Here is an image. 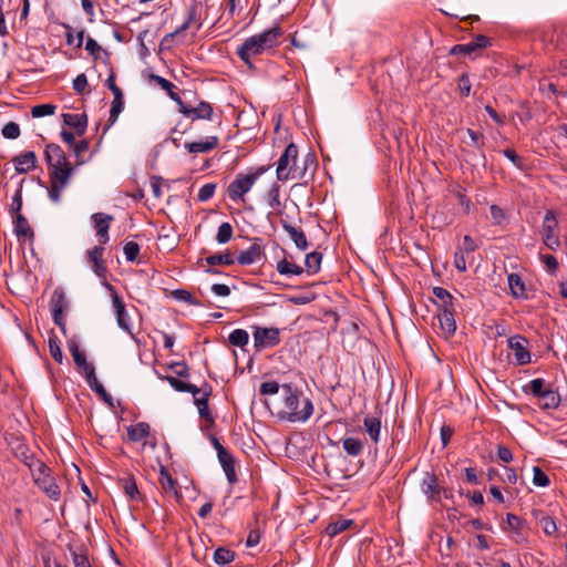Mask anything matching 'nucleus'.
Here are the masks:
<instances>
[{
  "mask_svg": "<svg viewBox=\"0 0 567 567\" xmlns=\"http://www.w3.org/2000/svg\"><path fill=\"white\" fill-rule=\"evenodd\" d=\"M281 390L284 393V409L278 412V417L290 422L307 421L313 412L312 402L302 398V392L289 383L282 384Z\"/></svg>",
  "mask_w": 567,
  "mask_h": 567,
  "instance_id": "obj_1",
  "label": "nucleus"
},
{
  "mask_svg": "<svg viewBox=\"0 0 567 567\" xmlns=\"http://www.w3.org/2000/svg\"><path fill=\"white\" fill-rule=\"evenodd\" d=\"M165 380L175 391L192 393L194 396V403L198 410L200 408L208 406L209 396L212 395L213 392V388L209 383L204 382V384L200 388H198L195 384L185 382L172 375H166Z\"/></svg>",
  "mask_w": 567,
  "mask_h": 567,
  "instance_id": "obj_2",
  "label": "nucleus"
},
{
  "mask_svg": "<svg viewBox=\"0 0 567 567\" xmlns=\"http://www.w3.org/2000/svg\"><path fill=\"white\" fill-rule=\"evenodd\" d=\"M268 167L260 166L254 173L250 174H237L235 179L228 185L227 194L234 202L244 200L245 194H247L256 181L266 173Z\"/></svg>",
  "mask_w": 567,
  "mask_h": 567,
  "instance_id": "obj_3",
  "label": "nucleus"
},
{
  "mask_svg": "<svg viewBox=\"0 0 567 567\" xmlns=\"http://www.w3.org/2000/svg\"><path fill=\"white\" fill-rule=\"evenodd\" d=\"M38 468L31 473L34 484L51 499L58 501L61 496V489L54 477L51 475V468L44 463H37Z\"/></svg>",
  "mask_w": 567,
  "mask_h": 567,
  "instance_id": "obj_4",
  "label": "nucleus"
},
{
  "mask_svg": "<svg viewBox=\"0 0 567 567\" xmlns=\"http://www.w3.org/2000/svg\"><path fill=\"white\" fill-rule=\"evenodd\" d=\"M74 174V167H65L49 171L50 187L48 188V196L53 203L61 200V194L68 186L71 176Z\"/></svg>",
  "mask_w": 567,
  "mask_h": 567,
  "instance_id": "obj_5",
  "label": "nucleus"
},
{
  "mask_svg": "<svg viewBox=\"0 0 567 567\" xmlns=\"http://www.w3.org/2000/svg\"><path fill=\"white\" fill-rule=\"evenodd\" d=\"M68 306L69 302L64 289L62 287H56L51 296L50 308L53 322L61 329L63 334L66 332L64 310Z\"/></svg>",
  "mask_w": 567,
  "mask_h": 567,
  "instance_id": "obj_6",
  "label": "nucleus"
},
{
  "mask_svg": "<svg viewBox=\"0 0 567 567\" xmlns=\"http://www.w3.org/2000/svg\"><path fill=\"white\" fill-rule=\"evenodd\" d=\"M298 157V147L296 144L290 143L286 146L284 153L279 157L277 165V179L285 182L290 177L295 178L296 176H290L291 173L296 171L295 165Z\"/></svg>",
  "mask_w": 567,
  "mask_h": 567,
  "instance_id": "obj_7",
  "label": "nucleus"
},
{
  "mask_svg": "<svg viewBox=\"0 0 567 567\" xmlns=\"http://www.w3.org/2000/svg\"><path fill=\"white\" fill-rule=\"evenodd\" d=\"M254 347L256 351L274 348L280 343V329L270 327H252Z\"/></svg>",
  "mask_w": 567,
  "mask_h": 567,
  "instance_id": "obj_8",
  "label": "nucleus"
},
{
  "mask_svg": "<svg viewBox=\"0 0 567 567\" xmlns=\"http://www.w3.org/2000/svg\"><path fill=\"white\" fill-rule=\"evenodd\" d=\"M558 220L554 210L548 209L543 221V241L550 250H556L560 246L559 237L556 233Z\"/></svg>",
  "mask_w": 567,
  "mask_h": 567,
  "instance_id": "obj_9",
  "label": "nucleus"
},
{
  "mask_svg": "<svg viewBox=\"0 0 567 567\" xmlns=\"http://www.w3.org/2000/svg\"><path fill=\"white\" fill-rule=\"evenodd\" d=\"M489 38L478 34L468 43L455 44L451 50V55H462L464 58L475 59L483 49L489 45Z\"/></svg>",
  "mask_w": 567,
  "mask_h": 567,
  "instance_id": "obj_10",
  "label": "nucleus"
},
{
  "mask_svg": "<svg viewBox=\"0 0 567 567\" xmlns=\"http://www.w3.org/2000/svg\"><path fill=\"white\" fill-rule=\"evenodd\" d=\"M203 3L194 0L186 10L184 22L177 27L181 32H185L189 29L194 30L193 35H196L197 31L203 27Z\"/></svg>",
  "mask_w": 567,
  "mask_h": 567,
  "instance_id": "obj_11",
  "label": "nucleus"
},
{
  "mask_svg": "<svg viewBox=\"0 0 567 567\" xmlns=\"http://www.w3.org/2000/svg\"><path fill=\"white\" fill-rule=\"evenodd\" d=\"M266 49L261 45L256 38L252 35L245 40L237 51L239 58L247 64L249 69H256V65L251 61L252 58L264 53Z\"/></svg>",
  "mask_w": 567,
  "mask_h": 567,
  "instance_id": "obj_12",
  "label": "nucleus"
},
{
  "mask_svg": "<svg viewBox=\"0 0 567 567\" xmlns=\"http://www.w3.org/2000/svg\"><path fill=\"white\" fill-rule=\"evenodd\" d=\"M84 49L96 64L100 63L101 65L109 68L110 71H113L111 53L100 45L96 40L89 37L85 41Z\"/></svg>",
  "mask_w": 567,
  "mask_h": 567,
  "instance_id": "obj_13",
  "label": "nucleus"
},
{
  "mask_svg": "<svg viewBox=\"0 0 567 567\" xmlns=\"http://www.w3.org/2000/svg\"><path fill=\"white\" fill-rule=\"evenodd\" d=\"M508 348L514 351V357L517 365H525L530 362V352L527 349L528 340L520 336L515 334L507 341Z\"/></svg>",
  "mask_w": 567,
  "mask_h": 567,
  "instance_id": "obj_14",
  "label": "nucleus"
},
{
  "mask_svg": "<svg viewBox=\"0 0 567 567\" xmlns=\"http://www.w3.org/2000/svg\"><path fill=\"white\" fill-rule=\"evenodd\" d=\"M105 287L110 291L113 307L116 312V321H117L118 327L121 329H123L124 331L128 332L131 336H133L131 327L126 320L127 313H126V309H125V303L123 302L122 298L118 296L114 286H112L111 284L105 281Z\"/></svg>",
  "mask_w": 567,
  "mask_h": 567,
  "instance_id": "obj_15",
  "label": "nucleus"
},
{
  "mask_svg": "<svg viewBox=\"0 0 567 567\" xmlns=\"http://www.w3.org/2000/svg\"><path fill=\"white\" fill-rule=\"evenodd\" d=\"M104 250L105 249L103 246H94L92 249H89L86 251V259L90 264H92V269L94 274L99 278L106 280V275L109 270L106 262L103 259Z\"/></svg>",
  "mask_w": 567,
  "mask_h": 567,
  "instance_id": "obj_16",
  "label": "nucleus"
},
{
  "mask_svg": "<svg viewBox=\"0 0 567 567\" xmlns=\"http://www.w3.org/2000/svg\"><path fill=\"white\" fill-rule=\"evenodd\" d=\"M422 492L429 502H440L442 498V486L434 472H426L421 483Z\"/></svg>",
  "mask_w": 567,
  "mask_h": 567,
  "instance_id": "obj_17",
  "label": "nucleus"
},
{
  "mask_svg": "<svg viewBox=\"0 0 567 567\" xmlns=\"http://www.w3.org/2000/svg\"><path fill=\"white\" fill-rule=\"evenodd\" d=\"M260 241V238H254L252 245L247 250L241 251L236 261L241 266H249L259 261L265 256Z\"/></svg>",
  "mask_w": 567,
  "mask_h": 567,
  "instance_id": "obj_18",
  "label": "nucleus"
},
{
  "mask_svg": "<svg viewBox=\"0 0 567 567\" xmlns=\"http://www.w3.org/2000/svg\"><path fill=\"white\" fill-rule=\"evenodd\" d=\"M178 111L185 116L194 120H210L213 116V106L205 101H202L198 106L193 107L183 102Z\"/></svg>",
  "mask_w": 567,
  "mask_h": 567,
  "instance_id": "obj_19",
  "label": "nucleus"
},
{
  "mask_svg": "<svg viewBox=\"0 0 567 567\" xmlns=\"http://www.w3.org/2000/svg\"><path fill=\"white\" fill-rule=\"evenodd\" d=\"M284 35V30L279 23L264 32L254 35L256 40L264 45L266 50L272 49L279 44V39Z\"/></svg>",
  "mask_w": 567,
  "mask_h": 567,
  "instance_id": "obj_20",
  "label": "nucleus"
},
{
  "mask_svg": "<svg viewBox=\"0 0 567 567\" xmlns=\"http://www.w3.org/2000/svg\"><path fill=\"white\" fill-rule=\"evenodd\" d=\"M200 261H205L209 268L206 269L207 274L212 275H219L221 274L220 270L214 268L215 266H231L235 264L236 259L233 257V255L229 251L226 252H217L214 255H210L206 257L205 259H202Z\"/></svg>",
  "mask_w": 567,
  "mask_h": 567,
  "instance_id": "obj_21",
  "label": "nucleus"
},
{
  "mask_svg": "<svg viewBox=\"0 0 567 567\" xmlns=\"http://www.w3.org/2000/svg\"><path fill=\"white\" fill-rule=\"evenodd\" d=\"M12 162L16 165V171L19 174H24L33 171L37 167L38 158L33 151H27L18 156H14Z\"/></svg>",
  "mask_w": 567,
  "mask_h": 567,
  "instance_id": "obj_22",
  "label": "nucleus"
},
{
  "mask_svg": "<svg viewBox=\"0 0 567 567\" xmlns=\"http://www.w3.org/2000/svg\"><path fill=\"white\" fill-rule=\"evenodd\" d=\"M159 483L165 493H172L177 502L183 499V495L178 489V483L172 477L168 470L165 466L161 467L159 471Z\"/></svg>",
  "mask_w": 567,
  "mask_h": 567,
  "instance_id": "obj_23",
  "label": "nucleus"
},
{
  "mask_svg": "<svg viewBox=\"0 0 567 567\" xmlns=\"http://www.w3.org/2000/svg\"><path fill=\"white\" fill-rule=\"evenodd\" d=\"M217 457L226 474L228 483L231 485L235 484L238 481L235 470V457L228 451H223L217 455Z\"/></svg>",
  "mask_w": 567,
  "mask_h": 567,
  "instance_id": "obj_24",
  "label": "nucleus"
},
{
  "mask_svg": "<svg viewBox=\"0 0 567 567\" xmlns=\"http://www.w3.org/2000/svg\"><path fill=\"white\" fill-rule=\"evenodd\" d=\"M12 218L17 237L19 239L23 238L24 240L33 241L34 231L30 227L28 219L22 214L14 215Z\"/></svg>",
  "mask_w": 567,
  "mask_h": 567,
  "instance_id": "obj_25",
  "label": "nucleus"
},
{
  "mask_svg": "<svg viewBox=\"0 0 567 567\" xmlns=\"http://www.w3.org/2000/svg\"><path fill=\"white\" fill-rule=\"evenodd\" d=\"M63 123L72 128H74L75 133L81 136L85 133L87 127V115L85 113L82 114H71L65 113L62 115Z\"/></svg>",
  "mask_w": 567,
  "mask_h": 567,
  "instance_id": "obj_26",
  "label": "nucleus"
},
{
  "mask_svg": "<svg viewBox=\"0 0 567 567\" xmlns=\"http://www.w3.org/2000/svg\"><path fill=\"white\" fill-rule=\"evenodd\" d=\"M68 348H69V351L71 352V355L73 357V361H74L76 368L80 371L84 372L93 365L92 363L86 361L85 352L80 349L76 340L70 339L68 341Z\"/></svg>",
  "mask_w": 567,
  "mask_h": 567,
  "instance_id": "obj_27",
  "label": "nucleus"
},
{
  "mask_svg": "<svg viewBox=\"0 0 567 567\" xmlns=\"http://www.w3.org/2000/svg\"><path fill=\"white\" fill-rule=\"evenodd\" d=\"M282 228L289 234L291 240L295 243L296 247L300 250H306L309 247V243L305 233L301 229H298L290 225L288 221L281 219L280 220Z\"/></svg>",
  "mask_w": 567,
  "mask_h": 567,
  "instance_id": "obj_28",
  "label": "nucleus"
},
{
  "mask_svg": "<svg viewBox=\"0 0 567 567\" xmlns=\"http://www.w3.org/2000/svg\"><path fill=\"white\" fill-rule=\"evenodd\" d=\"M455 313L440 311L437 313L439 324L445 338L453 336L456 331Z\"/></svg>",
  "mask_w": 567,
  "mask_h": 567,
  "instance_id": "obj_29",
  "label": "nucleus"
},
{
  "mask_svg": "<svg viewBox=\"0 0 567 567\" xmlns=\"http://www.w3.org/2000/svg\"><path fill=\"white\" fill-rule=\"evenodd\" d=\"M219 140L217 136H209L202 142H190L185 144V148L190 153H207L218 146Z\"/></svg>",
  "mask_w": 567,
  "mask_h": 567,
  "instance_id": "obj_30",
  "label": "nucleus"
},
{
  "mask_svg": "<svg viewBox=\"0 0 567 567\" xmlns=\"http://www.w3.org/2000/svg\"><path fill=\"white\" fill-rule=\"evenodd\" d=\"M14 454L29 467L31 473L34 471V468H38L37 463H43L42 461L35 458L34 455L30 453L29 447L23 443L18 444Z\"/></svg>",
  "mask_w": 567,
  "mask_h": 567,
  "instance_id": "obj_31",
  "label": "nucleus"
},
{
  "mask_svg": "<svg viewBox=\"0 0 567 567\" xmlns=\"http://www.w3.org/2000/svg\"><path fill=\"white\" fill-rule=\"evenodd\" d=\"M150 80L157 83L163 90H165L168 96L177 103L178 109L181 107L183 100L181 99L179 94L174 91L175 85L171 81L161 78L155 73H150Z\"/></svg>",
  "mask_w": 567,
  "mask_h": 567,
  "instance_id": "obj_32",
  "label": "nucleus"
},
{
  "mask_svg": "<svg viewBox=\"0 0 567 567\" xmlns=\"http://www.w3.org/2000/svg\"><path fill=\"white\" fill-rule=\"evenodd\" d=\"M118 485L123 488L124 493L133 501L142 499L141 493L137 488L133 475H127L118 480Z\"/></svg>",
  "mask_w": 567,
  "mask_h": 567,
  "instance_id": "obj_33",
  "label": "nucleus"
},
{
  "mask_svg": "<svg viewBox=\"0 0 567 567\" xmlns=\"http://www.w3.org/2000/svg\"><path fill=\"white\" fill-rule=\"evenodd\" d=\"M185 34L176 28L173 32H169L163 37L159 42L161 51L171 50L173 47L184 43Z\"/></svg>",
  "mask_w": 567,
  "mask_h": 567,
  "instance_id": "obj_34",
  "label": "nucleus"
},
{
  "mask_svg": "<svg viewBox=\"0 0 567 567\" xmlns=\"http://www.w3.org/2000/svg\"><path fill=\"white\" fill-rule=\"evenodd\" d=\"M511 293L514 298H526V288L522 277L512 272L507 277Z\"/></svg>",
  "mask_w": 567,
  "mask_h": 567,
  "instance_id": "obj_35",
  "label": "nucleus"
},
{
  "mask_svg": "<svg viewBox=\"0 0 567 567\" xmlns=\"http://www.w3.org/2000/svg\"><path fill=\"white\" fill-rule=\"evenodd\" d=\"M150 425L145 422L131 425L127 427V439L132 442H138L150 435Z\"/></svg>",
  "mask_w": 567,
  "mask_h": 567,
  "instance_id": "obj_36",
  "label": "nucleus"
},
{
  "mask_svg": "<svg viewBox=\"0 0 567 567\" xmlns=\"http://www.w3.org/2000/svg\"><path fill=\"white\" fill-rule=\"evenodd\" d=\"M353 524L354 522L352 519L339 517L337 520L330 522L324 532L328 536L334 537L338 534L347 530Z\"/></svg>",
  "mask_w": 567,
  "mask_h": 567,
  "instance_id": "obj_37",
  "label": "nucleus"
},
{
  "mask_svg": "<svg viewBox=\"0 0 567 567\" xmlns=\"http://www.w3.org/2000/svg\"><path fill=\"white\" fill-rule=\"evenodd\" d=\"M363 426L370 439L374 443H378L381 431V420L374 416H365L363 420Z\"/></svg>",
  "mask_w": 567,
  "mask_h": 567,
  "instance_id": "obj_38",
  "label": "nucleus"
},
{
  "mask_svg": "<svg viewBox=\"0 0 567 567\" xmlns=\"http://www.w3.org/2000/svg\"><path fill=\"white\" fill-rule=\"evenodd\" d=\"M539 400L542 409H556L559 406L560 395L557 391L549 388L544 392Z\"/></svg>",
  "mask_w": 567,
  "mask_h": 567,
  "instance_id": "obj_39",
  "label": "nucleus"
},
{
  "mask_svg": "<svg viewBox=\"0 0 567 567\" xmlns=\"http://www.w3.org/2000/svg\"><path fill=\"white\" fill-rule=\"evenodd\" d=\"M74 567H92L86 549L81 546L75 549L70 548Z\"/></svg>",
  "mask_w": 567,
  "mask_h": 567,
  "instance_id": "obj_40",
  "label": "nucleus"
},
{
  "mask_svg": "<svg viewBox=\"0 0 567 567\" xmlns=\"http://www.w3.org/2000/svg\"><path fill=\"white\" fill-rule=\"evenodd\" d=\"M343 450L350 456H358L362 453L363 443L357 437H346L342 441Z\"/></svg>",
  "mask_w": 567,
  "mask_h": 567,
  "instance_id": "obj_41",
  "label": "nucleus"
},
{
  "mask_svg": "<svg viewBox=\"0 0 567 567\" xmlns=\"http://www.w3.org/2000/svg\"><path fill=\"white\" fill-rule=\"evenodd\" d=\"M235 557V551L225 547H218L214 551V561L219 566H226L230 564L231 561H234Z\"/></svg>",
  "mask_w": 567,
  "mask_h": 567,
  "instance_id": "obj_42",
  "label": "nucleus"
},
{
  "mask_svg": "<svg viewBox=\"0 0 567 567\" xmlns=\"http://www.w3.org/2000/svg\"><path fill=\"white\" fill-rule=\"evenodd\" d=\"M549 388L546 386V382L544 379H534L532 380L527 385H525L523 388L524 392L525 393H530L533 394L535 398H540L544 392H546V390H548Z\"/></svg>",
  "mask_w": 567,
  "mask_h": 567,
  "instance_id": "obj_43",
  "label": "nucleus"
},
{
  "mask_svg": "<svg viewBox=\"0 0 567 567\" xmlns=\"http://www.w3.org/2000/svg\"><path fill=\"white\" fill-rule=\"evenodd\" d=\"M276 269L280 275L299 276L303 272V268L301 266L289 262L286 257L277 262Z\"/></svg>",
  "mask_w": 567,
  "mask_h": 567,
  "instance_id": "obj_44",
  "label": "nucleus"
},
{
  "mask_svg": "<svg viewBox=\"0 0 567 567\" xmlns=\"http://www.w3.org/2000/svg\"><path fill=\"white\" fill-rule=\"evenodd\" d=\"M249 341V334L244 329H235L229 336H228V342L234 347H239L244 349Z\"/></svg>",
  "mask_w": 567,
  "mask_h": 567,
  "instance_id": "obj_45",
  "label": "nucleus"
},
{
  "mask_svg": "<svg viewBox=\"0 0 567 567\" xmlns=\"http://www.w3.org/2000/svg\"><path fill=\"white\" fill-rule=\"evenodd\" d=\"M48 343H49V351H50L51 357L54 359L55 362L61 364L63 361V353L60 348V340L53 330L50 333Z\"/></svg>",
  "mask_w": 567,
  "mask_h": 567,
  "instance_id": "obj_46",
  "label": "nucleus"
},
{
  "mask_svg": "<svg viewBox=\"0 0 567 567\" xmlns=\"http://www.w3.org/2000/svg\"><path fill=\"white\" fill-rule=\"evenodd\" d=\"M63 157H66V155L60 145L50 143L45 146L44 158L47 164H51L55 159H63Z\"/></svg>",
  "mask_w": 567,
  "mask_h": 567,
  "instance_id": "obj_47",
  "label": "nucleus"
},
{
  "mask_svg": "<svg viewBox=\"0 0 567 567\" xmlns=\"http://www.w3.org/2000/svg\"><path fill=\"white\" fill-rule=\"evenodd\" d=\"M124 109V99H113L111 103L109 124L104 127V133L111 127L118 118V115Z\"/></svg>",
  "mask_w": 567,
  "mask_h": 567,
  "instance_id": "obj_48",
  "label": "nucleus"
},
{
  "mask_svg": "<svg viewBox=\"0 0 567 567\" xmlns=\"http://www.w3.org/2000/svg\"><path fill=\"white\" fill-rule=\"evenodd\" d=\"M322 254L312 251L306 256L305 264L308 274H317L320 270Z\"/></svg>",
  "mask_w": 567,
  "mask_h": 567,
  "instance_id": "obj_49",
  "label": "nucleus"
},
{
  "mask_svg": "<svg viewBox=\"0 0 567 567\" xmlns=\"http://www.w3.org/2000/svg\"><path fill=\"white\" fill-rule=\"evenodd\" d=\"M538 514H542V517L538 519V522L542 525L545 535H554L557 532V525L554 518L548 515H544L540 511H534V515L536 518Z\"/></svg>",
  "mask_w": 567,
  "mask_h": 567,
  "instance_id": "obj_50",
  "label": "nucleus"
},
{
  "mask_svg": "<svg viewBox=\"0 0 567 567\" xmlns=\"http://www.w3.org/2000/svg\"><path fill=\"white\" fill-rule=\"evenodd\" d=\"M113 219L111 215L103 213H95L92 215V220L94 221L96 234L109 231L110 223Z\"/></svg>",
  "mask_w": 567,
  "mask_h": 567,
  "instance_id": "obj_51",
  "label": "nucleus"
},
{
  "mask_svg": "<svg viewBox=\"0 0 567 567\" xmlns=\"http://www.w3.org/2000/svg\"><path fill=\"white\" fill-rule=\"evenodd\" d=\"M64 28L66 29L65 32V40L69 45H72L75 43V48H81L84 41V30H80L74 35V30L72 27L64 24Z\"/></svg>",
  "mask_w": 567,
  "mask_h": 567,
  "instance_id": "obj_52",
  "label": "nucleus"
},
{
  "mask_svg": "<svg viewBox=\"0 0 567 567\" xmlns=\"http://www.w3.org/2000/svg\"><path fill=\"white\" fill-rule=\"evenodd\" d=\"M233 226L229 223L225 221L218 227L216 240L218 244H226L233 238Z\"/></svg>",
  "mask_w": 567,
  "mask_h": 567,
  "instance_id": "obj_53",
  "label": "nucleus"
},
{
  "mask_svg": "<svg viewBox=\"0 0 567 567\" xmlns=\"http://www.w3.org/2000/svg\"><path fill=\"white\" fill-rule=\"evenodd\" d=\"M56 111V105L54 104H39V105H34L32 109H31V114L33 117H43V116H49V115H53Z\"/></svg>",
  "mask_w": 567,
  "mask_h": 567,
  "instance_id": "obj_54",
  "label": "nucleus"
},
{
  "mask_svg": "<svg viewBox=\"0 0 567 567\" xmlns=\"http://www.w3.org/2000/svg\"><path fill=\"white\" fill-rule=\"evenodd\" d=\"M533 484L539 487H547L550 484L548 475L539 467H533Z\"/></svg>",
  "mask_w": 567,
  "mask_h": 567,
  "instance_id": "obj_55",
  "label": "nucleus"
},
{
  "mask_svg": "<svg viewBox=\"0 0 567 567\" xmlns=\"http://www.w3.org/2000/svg\"><path fill=\"white\" fill-rule=\"evenodd\" d=\"M172 296L179 301H184L193 306H200V301L185 289H176L172 292Z\"/></svg>",
  "mask_w": 567,
  "mask_h": 567,
  "instance_id": "obj_56",
  "label": "nucleus"
},
{
  "mask_svg": "<svg viewBox=\"0 0 567 567\" xmlns=\"http://www.w3.org/2000/svg\"><path fill=\"white\" fill-rule=\"evenodd\" d=\"M280 186L278 184H272L267 194V202L271 208H278L281 205L280 197Z\"/></svg>",
  "mask_w": 567,
  "mask_h": 567,
  "instance_id": "obj_57",
  "label": "nucleus"
},
{
  "mask_svg": "<svg viewBox=\"0 0 567 567\" xmlns=\"http://www.w3.org/2000/svg\"><path fill=\"white\" fill-rule=\"evenodd\" d=\"M124 255L127 261H135L140 254V245L135 241H127L124 247Z\"/></svg>",
  "mask_w": 567,
  "mask_h": 567,
  "instance_id": "obj_58",
  "label": "nucleus"
},
{
  "mask_svg": "<svg viewBox=\"0 0 567 567\" xmlns=\"http://www.w3.org/2000/svg\"><path fill=\"white\" fill-rule=\"evenodd\" d=\"M1 133L4 138L16 140L20 136V127L16 122H8Z\"/></svg>",
  "mask_w": 567,
  "mask_h": 567,
  "instance_id": "obj_59",
  "label": "nucleus"
},
{
  "mask_svg": "<svg viewBox=\"0 0 567 567\" xmlns=\"http://www.w3.org/2000/svg\"><path fill=\"white\" fill-rule=\"evenodd\" d=\"M22 209V189L21 187L16 190L14 195L12 196V203L10 205V215L14 216L18 214H21Z\"/></svg>",
  "mask_w": 567,
  "mask_h": 567,
  "instance_id": "obj_60",
  "label": "nucleus"
},
{
  "mask_svg": "<svg viewBox=\"0 0 567 567\" xmlns=\"http://www.w3.org/2000/svg\"><path fill=\"white\" fill-rule=\"evenodd\" d=\"M215 190H216V184H214V183L205 184L204 186L200 187V189L197 194V199L199 202H207L208 199H210L214 196Z\"/></svg>",
  "mask_w": 567,
  "mask_h": 567,
  "instance_id": "obj_61",
  "label": "nucleus"
},
{
  "mask_svg": "<svg viewBox=\"0 0 567 567\" xmlns=\"http://www.w3.org/2000/svg\"><path fill=\"white\" fill-rule=\"evenodd\" d=\"M89 86L87 79L85 76V73H80L74 80H73V89L79 94L90 93L89 90H86Z\"/></svg>",
  "mask_w": 567,
  "mask_h": 567,
  "instance_id": "obj_62",
  "label": "nucleus"
},
{
  "mask_svg": "<svg viewBox=\"0 0 567 567\" xmlns=\"http://www.w3.org/2000/svg\"><path fill=\"white\" fill-rule=\"evenodd\" d=\"M471 82L466 73H463L457 80V90L461 96H468L471 93Z\"/></svg>",
  "mask_w": 567,
  "mask_h": 567,
  "instance_id": "obj_63",
  "label": "nucleus"
},
{
  "mask_svg": "<svg viewBox=\"0 0 567 567\" xmlns=\"http://www.w3.org/2000/svg\"><path fill=\"white\" fill-rule=\"evenodd\" d=\"M491 216L493 219V223L495 225H502L504 220L506 219V214L503 208H501L498 205L493 204L489 207Z\"/></svg>",
  "mask_w": 567,
  "mask_h": 567,
  "instance_id": "obj_64",
  "label": "nucleus"
}]
</instances>
